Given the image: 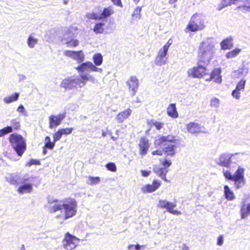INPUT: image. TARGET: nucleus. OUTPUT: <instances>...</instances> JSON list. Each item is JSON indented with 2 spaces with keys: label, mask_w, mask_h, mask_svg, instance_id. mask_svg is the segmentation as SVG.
<instances>
[{
  "label": "nucleus",
  "mask_w": 250,
  "mask_h": 250,
  "mask_svg": "<svg viewBox=\"0 0 250 250\" xmlns=\"http://www.w3.org/2000/svg\"><path fill=\"white\" fill-rule=\"evenodd\" d=\"M79 74V76L71 77L62 80L61 83V86L65 89L71 90L78 87H84L87 82L89 81L93 83H95L97 80L94 77L88 73L91 72H97L102 73L103 69L96 67L91 62H83L77 67H75Z\"/></svg>",
  "instance_id": "obj_1"
},
{
  "label": "nucleus",
  "mask_w": 250,
  "mask_h": 250,
  "mask_svg": "<svg viewBox=\"0 0 250 250\" xmlns=\"http://www.w3.org/2000/svg\"><path fill=\"white\" fill-rule=\"evenodd\" d=\"M77 203L73 199L66 200H49L45 206L50 213L59 212L56 215L57 219L65 221L75 216L77 212Z\"/></svg>",
  "instance_id": "obj_2"
},
{
  "label": "nucleus",
  "mask_w": 250,
  "mask_h": 250,
  "mask_svg": "<svg viewBox=\"0 0 250 250\" xmlns=\"http://www.w3.org/2000/svg\"><path fill=\"white\" fill-rule=\"evenodd\" d=\"M216 44L213 38L204 39L200 43L198 48V56L203 62H209L214 57Z\"/></svg>",
  "instance_id": "obj_3"
},
{
  "label": "nucleus",
  "mask_w": 250,
  "mask_h": 250,
  "mask_svg": "<svg viewBox=\"0 0 250 250\" xmlns=\"http://www.w3.org/2000/svg\"><path fill=\"white\" fill-rule=\"evenodd\" d=\"M36 177L29 173L24 174L21 179V186L17 189L20 194L31 193L33 191V185Z\"/></svg>",
  "instance_id": "obj_4"
},
{
  "label": "nucleus",
  "mask_w": 250,
  "mask_h": 250,
  "mask_svg": "<svg viewBox=\"0 0 250 250\" xmlns=\"http://www.w3.org/2000/svg\"><path fill=\"white\" fill-rule=\"evenodd\" d=\"M9 142L18 156H21L26 147L25 141L22 136L17 133H13L9 137Z\"/></svg>",
  "instance_id": "obj_5"
},
{
  "label": "nucleus",
  "mask_w": 250,
  "mask_h": 250,
  "mask_svg": "<svg viewBox=\"0 0 250 250\" xmlns=\"http://www.w3.org/2000/svg\"><path fill=\"white\" fill-rule=\"evenodd\" d=\"M205 27L204 17L200 14H195L191 17L187 28L191 32H196L202 30Z\"/></svg>",
  "instance_id": "obj_6"
},
{
  "label": "nucleus",
  "mask_w": 250,
  "mask_h": 250,
  "mask_svg": "<svg viewBox=\"0 0 250 250\" xmlns=\"http://www.w3.org/2000/svg\"><path fill=\"white\" fill-rule=\"evenodd\" d=\"M80 239L69 232L64 234L62 246L65 250H74L79 245Z\"/></svg>",
  "instance_id": "obj_7"
},
{
  "label": "nucleus",
  "mask_w": 250,
  "mask_h": 250,
  "mask_svg": "<svg viewBox=\"0 0 250 250\" xmlns=\"http://www.w3.org/2000/svg\"><path fill=\"white\" fill-rule=\"evenodd\" d=\"M243 155V153H236L234 154L223 153L216 159V162L220 166L227 167L230 164L231 160L234 158H240Z\"/></svg>",
  "instance_id": "obj_8"
},
{
  "label": "nucleus",
  "mask_w": 250,
  "mask_h": 250,
  "mask_svg": "<svg viewBox=\"0 0 250 250\" xmlns=\"http://www.w3.org/2000/svg\"><path fill=\"white\" fill-rule=\"evenodd\" d=\"M245 169L244 167L239 166L233 174L234 186L237 189L242 187L245 184Z\"/></svg>",
  "instance_id": "obj_9"
},
{
  "label": "nucleus",
  "mask_w": 250,
  "mask_h": 250,
  "mask_svg": "<svg viewBox=\"0 0 250 250\" xmlns=\"http://www.w3.org/2000/svg\"><path fill=\"white\" fill-rule=\"evenodd\" d=\"M176 206L175 203H172L166 200H159L157 207L162 209H166L167 211L174 215H179L181 214L180 211L174 209Z\"/></svg>",
  "instance_id": "obj_10"
},
{
  "label": "nucleus",
  "mask_w": 250,
  "mask_h": 250,
  "mask_svg": "<svg viewBox=\"0 0 250 250\" xmlns=\"http://www.w3.org/2000/svg\"><path fill=\"white\" fill-rule=\"evenodd\" d=\"M188 75L189 77L193 78H201L207 74V69L202 65L194 66L188 69L187 72Z\"/></svg>",
  "instance_id": "obj_11"
},
{
  "label": "nucleus",
  "mask_w": 250,
  "mask_h": 250,
  "mask_svg": "<svg viewBox=\"0 0 250 250\" xmlns=\"http://www.w3.org/2000/svg\"><path fill=\"white\" fill-rule=\"evenodd\" d=\"M127 86L131 95L133 96L139 87V80L135 76H131L126 82Z\"/></svg>",
  "instance_id": "obj_12"
},
{
  "label": "nucleus",
  "mask_w": 250,
  "mask_h": 250,
  "mask_svg": "<svg viewBox=\"0 0 250 250\" xmlns=\"http://www.w3.org/2000/svg\"><path fill=\"white\" fill-rule=\"evenodd\" d=\"M166 144H180L178 139L172 135H167L166 136H161L159 138L155 140L154 144L155 146H160L163 144L165 145Z\"/></svg>",
  "instance_id": "obj_13"
},
{
  "label": "nucleus",
  "mask_w": 250,
  "mask_h": 250,
  "mask_svg": "<svg viewBox=\"0 0 250 250\" xmlns=\"http://www.w3.org/2000/svg\"><path fill=\"white\" fill-rule=\"evenodd\" d=\"M167 51L163 47L159 49L155 59V63L156 65L162 66L167 63Z\"/></svg>",
  "instance_id": "obj_14"
},
{
  "label": "nucleus",
  "mask_w": 250,
  "mask_h": 250,
  "mask_svg": "<svg viewBox=\"0 0 250 250\" xmlns=\"http://www.w3.org/2000/svg\"><path fill=\"white\" fill-rule=\"evenodd\" d=\"M64 55L70 57L77 61L79 63L83 62L84 60V55L82 51H74L65 50L63 52Z\"/></svg>",
  "instance_id": "obj_15"
},
{
  "label": "nucleus",
  "mask_w": 250,
  "mask_h": 250,
  "mask_svg": "<svg viewBox=\"0 0 250 250\" xmlns=\"http://www.w3.org/2000/svg\"><path fill=\"white\" fill-rule=\"evenodd\" d=\"M113 13V10L110 7H109L104 8L103 12L100 14L90 13L87 15V17L91 19L101 20L103 19L106 18Z\"/></svg>",
  "instance_id": "obj_16"
},
{
  "label": "nucleus",
  "mask_w": 250,
  "mask_h": 250,
  "mask_svg": "<svg viewBox=\"0 0 250 250\" xmlns=\"http://www.w3.org/2000/svg\"><path fill=\"white\" fill-rule=\"evenodd\" d=\"M64 113L59 114L57 115H51L49 117V128L52 129L59 125L62 121L64 119Z\"/></svg>",
  "instance_id": "obj_17"
},
{
  "label": "nucleus",
  "mask_w": 250,
  "mask_h": 250,
  "mask_svg": "<svg viewBox=\"0 0 250 250\" xmlns=\"http://www.w3.org/2000/svg\"><path fill=\"white\" fill-rule=\"evenodd\" d=\"M161 186V183L154 180L152 184H146L141 188V191L144 193H151L156 190Z\"/></svg>",
  "instance_id": "obj_18"
},
{
  "label": "nucleus",
  "mask_w": 250,
  "mask_h": 250,
  "mask_svg": "<svg viewBox=\"0 0 250 250\" xmlns=\"http://www.w3.org/2000/svg\"><path fill=\"white\" fill-rule=\"evenodd\" d=\"M149 147L148 140L145 137H142L139 143V148L140 154L141 155H145L147 153Z\"/></svg>",
  "instance_id": "obj_19"
},
{
  "label": "nucleus",
  "mask_w": 250,
  "mask_h": 250,
  "mask_svg": "<svg viewBox=\"0 0 250 250\" xmlns=\"http://www.w3.org/2000/svg\"><path fill=\"white\" fill-rule=\"evenodd\" d=\"M249 72V69L246 65H243L237 70L233 72V75L235 78L244 79L247 76Z\"/></svg>",
  "instance_id": "obj_20"
},
{
  "label": "nucleus",
  "mask_w": 250,
  "mask_h": 250,
  "mask_svg": "<svg viewBox=\"0 0 250 250\" xmlns=\"http://www.w3.org/2000/svg\"><path fill=\"white\" fill-rule=\"evenodd\" d=\"M132 110L127 108L119 112L116 116L115 120L118 123H122L126 120L131 114Z\"/></svg>",
  "instance_id": "obj_21"
},
{
  "label": "nucleus",
  "mask_w": 250,
  "mask_h": 250,
  "mask_svg": "<svg viewBox=\"0 0 250 250\" xmlns=\"http://www.w3.org/2000/svg\"><path fill=\"white\" fill-rule=\"evenodd\" d=\"M180 144H168L164 145L163 151L168 156H173L175 154V150Z\"/></svg>",
  "instance_id": "obj_22"
},
{
  "label": "nucleus",
  "mask_w": 250,
  "mask_h": 250,
  "mask_svg": "<svg viewBox=\"0 0 250 250\" xmlns=\"http://www.w3.org/2000/svg\"><path fill=\"white\" fill-rule=\"evenodd\" d=\"M221 72L220 68H214L210 73V79L216 83H221L222 82Z\"/></svg>",
  "instance_id": "obj_23"
},
{
  "label": "nucleus",
  "mask_w": 250,
  "mask_h": 250,
  "mask_svg": "<svg viewBox=\"0 0 250 250\" xmlns=\"http://www.w3.org/2000/svg\"><path fill=\"white\" fill-rule=\"evenodd\" d=\"M187 129L190 133H196L203 131V128L199 124L190 122L187 125Z\"/></svg>",
  "instance_id": "obj_24"
},
{
  "label": "nucleus",
  "mask_w": 250,
  "mask_h": 250,
  "mask_svg": "<svg viewBox=\"0 0 250 250\" xmlns=\"http://www.w3.org/2000/svg\"><path fill=\"white\" fill-rule=\"evenodd\" d=\"M167 113L168 116L173 119L177 118L179 116L175 104H171L168 105L167 109Z\"/></svg>",
  "instance_id": "obj_25"
},
{
  "label": "nucleus",
  "mask_w": 250,
  "mask_h": 250,
  "mask_svg": "<svg viewBox=\"0 0 250 250\" xmlns=\"http://www.w3.org/2000/svg\"><path fill=\"white\" fill-rule=\"evenodd\" d=\"M232 38L231 37L227 38L220 43L221 49L223 50L230 49L233 46Z\"/></svg>",
  "instance_id": "obj_26"
},
{
  "label": "nucleus",
  "mask_w": 250,
  "mask_h": 250,
  "mask_svg": "<svg viewBox=\"0 0 250 250\" xmlns=\"http://www.w3.org/2000/svg\"><path fill=\"white\" fill-rule=\"evenodd\" d=\"M20 94L17 92L14 93L13 94L5 96L3 99V102L5 104H10L12 103L16 102L18 100Z\"/></svg>",
  "instance_id": "obj_27"
},
{
  "label": "nucleus",
  "mask_w": 250,
  "mask_h": 250,
  "mask_svg": "<svg viewBox=\"0 0 250 250\" xmlns=\"http://www.w3.org/2000/svg\"><path fill=\"white\" fill-rule=\"evenodd\" d=\"M224 195L225 198L229 201H232L235 198L233 192L229 188L228 186H225Z\"/></svg>",
  "instance_id": "obj_28"
},
{
  "label": "nucleus",
  "mask_w": 250,
  "mask_h": 250,
  "mask_svg": "<svg viewBox=\"0 0 250 250\" xmlns=\"http://www.w3.org/2000/svg\"><path fill=\"white\" fill-rule=\"evenodd\" d=\"M243 4L238 7V9L243 13L250 12V0H240Z\"/></svg>",
  "instance_id": "obj_29"
},
{
  "label": "nucleus",
  "mask_w": 250,
  "mask_h": 250,
  "mask_svg": "<svg viewBox=\"0 0 250 250\" xmlns=\"http://www.w3.org/2000/svg\"><path fill=\"white\" fill-rule=\"evenodd\" d=\"M154 171L156 174H157L159 177H160L165 181H167V180L166 178V175L168 171L166 168H160L158 167H155L154 168Z\"/></svg>",
  "instance_id": "obj_30"
},
{
  "label": "nucleus",
  "mask_w": 250,
  "mask_h": 250,
  "mask_svg": "<svg viewBox=\"0 0 250 250\" xmlns=\"http://www.w3.org/2000/svg\"><path fill=\"white\" fill-rule=\"evenodd\" d=\"M6 181L10 184L16 185L18 184V176L15 174H10L6 177Z\"/></svg>",
  "instance_id": "obj_31"
},
{
  "label": "nucleus",
  "mask_w": 250,
  "mask_h": 250,
  "mask_svg": "<svg viewBox=\"0 0 250 250\" xmlns=\"http://www.w3.org/2000/svg\"><path fill=\"white\" fill-rule=\"evenodd\" d=\"M93 61L94 64L91 62L96 67V66H100L103 62V56L100 53H97L94 55L93 57Z\"/></svg>",
  "instance_id": "obj_32"
},
{
  "label": "nucleus",
  "mask_w": 250,
  "mask_h": 250,
  "mask_svg": "<svg viewBox=\"0 0 250 250\" xmlns=\"http://www.w3.org/2000/svg\"><path fill=\"white\" fill-rule=\"evenodd\" d=\"M250 213V203L247 206L243 205L241 209V218L244 219L246 218L249 214Z\"/></svg>",
  "instance_id": "obj_33"
},
{
  "label": "nucleus",
  "mask_w": 250,
  "mask_h": 250,
  "mask_svg": "<svg viewBox=\"0 0 250 250\" xmlns=\"http://www.w3.org/2000/svg\"><path fill=\"white\" fill-rule=\"evenodd\" d=\"M101 181L99 177L88 176L86 181V184L89 185H95L98 184Z\"/></svg>",
  "instance_id": "obj_34"
},
{
  "label": "nucleus",
  "mask_w": 250,
  "mask_h": 250,
  "mask_svg": "<svg viewBox=\"0 0 250 250\" xmlns=\"http://www.w3.org/2000/svg\"><path fill=\"white\" fill-rule=\"evenodd\" d=\"M241 51V49L236 48L228 52L226 55V57L227 59H232L235 57H236Z\"/></svg>",
  "instance_id": "obj_35"
},
{
  "label": "nucleus",
  "mask_w": 250,
  "mask_h": 250,
  "mask_svg": "<svg viewBox=\"0 0 250 250\" xmlns=\"http://www.w3.org/2000/svg\"><path fill=\"white\" fill-rule=\"evenodd\" d=\"M38 40L32 36H29L27 40V43L29 47L32 48L37 44Z\"/></svg>",
  "instance_id": "obj_36"
},
{
  "label": "nucleus",
  "mask_w": 250,
  "mask_h": 250,
  "mask_svg": "<svg viewBox=\"0 0 250 250\" xmlns=\"http://www.w3.org/2000/svg\"><path fill=\"white\" fill-rule=\"evenodd\" d=\"M149 125L151 126H155L157 130H160L163 127L164 123L156 120H151L149 122Z\"/></svg>",
  "instance_id": "obj_37"
},
{
  "label": "nucleus",
  "mask_w": 250,
  "mask_h": 250,
  "mask_svg": "<svg viewBox=\"0 0 250 250\" xmlns=\"http://www.w3.org/2000/svg\"><path fill=\"white\" fill-rule=\"evenodd\" d=\"M220 100L216 97H212L210 100V106L214 108H218L220 106Z\"/></svg>",
  "instance_id": "obj_38"
},
{
  "label": "nucleus",
  "mask_w": 250,
  "mask_h": 250,
  "mask_svg": "<svg viewBox=\"0 0 250 250\" xmlns=\"http://www.w3.org/2000/svg\"><path fill=\"white\" fill-rule=\"evenodd\" d=\"M55 142L54 141L52 142L49 137H46L44 140V147H46L50 149H53L55 146Z\"/></svg>",
  "instance_id": "obj_39"
},
{
  "label": "nucleus",
  "mask_w": 250,
  "mask_h": 250,
  "mask_svg": "<svg viewBox=\"0 0 250 250\" xmlns=\"http://www.w3.org/2000/svg\"><path fill=\"white\" fill-rule=\"evenodd\" d=\"M246 81L244 79H241L237 83L235 89L239 91H243L246 85Z\"/></svg>",
  "instance_id": "obj_40"
},
{
  "label": "nucleus",
  "mask_w": 250,
  "mask_h": 250,
  "mask_svg": "<svg viewBox=\"0 0 250 250\" xmlns=\"http://www.w3.org/2000/svg\"><path fill=\"white\" fill-rule=\"evenodd\" d=\"M104 25V23L100 22L96 24L93 29V30L95 33H102L104 31L103 26Z\"/></svg>",
  "instance_id": "obj_41"
},
{
  "label": "nucleus",
  "mask_w": 250,
  "mask_h": 250,
  "mask_svg": "<svg viewBox=\"0 0 250 250\" xmlns=\"http://www.w3.org/2000/svg\"><path fill=\"white\" fill-rule=\"evenodd\" d=\"M13 129L12 126H7L0 130V137L3 136L4 135L12 132Z\"/></svg>",
  "instance_id": "obj_42"
},
{
  "label": "nucleus",
  "mask_w": 250,
  "mask_h": 250,
  "mask_svg": "<svg viewBox=\"0 0 250 250\" xmlns=\"http://www.w3.org/2000/svg\"><path fill=\"white\" fill-rule=\"evenodd\" d=\"M141 8L137 7L133 12L132 16L135 19H140L141 18Z\"/></svg>",
  "instance_id": "obj_43"
},
{
  "label": "nucleus",
  "mask_w": 250,
  "mask_h": 250,
  "mask_svg": "<svg viewBox=\"0 0 250 250\" xmlns=\"http://www.w3.org/2000/svg\"><path fill=\"white\" fill-rule=\"evenodd\" d=\"M223 174L226 179L234 181L233 174L232 175L229 171L223 170Z\"/></svg>",
  "instance_id": "obj_44"
},
{
  "label": "nucleus",
  "mask_w": 250,
  "mask_h": 250,
  "mask_svg": "<svg viewBox=\"0 0 250 250\" xmlns=\"http://www.w3.org/2000/svg\"><path fill=\"white\" fill-rule=\"evenodd\" d=\"M63 135L61 130L59 129L53 135V140L54 142L58 141L60 140L62 136Z\"/></svg>",
  "instance_id": "obj_45"
},
{
  "label": "nucleus",
  "mask_w": 250,
  "mask_h": 250,
  "mask_svg": "<svg viewBox=\"0 0 250 250\" xmlns=\"http://www.w3.org/2000/svg\"><path fill=\"white\" fill-rule=\"evenodd\" d=\"M10 123L12 125V128L17 129L20 127V122L18 119H14L11 120Z\"/></svg>",
  "instance_id": "obj_46"
},
{
  "label": "nucleus",
  "mask_w": 250,
  "mask_h": 250,
  "mask_svg": "<svg viewBox=\"0 0 250 250\" xmlns=\"http://www.w3.org/2000/svg\"><path fill=\"white\" fill-rule=\"evenodd\" d=\"M106 167L108 170L115 172L116 169V166L113 163H108L106 165Z\"/></svg>",
  "instance_id": "obj_47"
},
{
  "label": "nucleus",
  "mask_w": 250,
  "mask_h": 250,
  "mask_svg": "<svg viewBox=\"0 0 250 250\" xmlns=\"http://www.w3.org/2000/svg\"><path fill=\"white\" fill-rule=\"evenodd\" d=\"M230 5H231L230 0H222L221 3H220V10L223 8H225L226 7L230 6Z\"/></svg>",
  "instance_id": "obj_48"
},
{
  "label": "nucleus",
  "mask_w": 250,
  "mask_h": 250,
  "mask_svg": "<svg viewBox=\"0 0 250 250\" xmlns=\"http://www.w3.org/2000/svg\"><path fill=\"white\" fill-rule=\"evenodd\" d=\"M241 91L234 89L231 93L232 96L236 100H239L241 97Z\"/></svg>",
  "instance_id": "obj_49"
},
{
  "label": "nucleus",
  "mask_w": 250,
  "mask_h": 250,
  "mask_svg": "<svg viewBox=\"0 0 250 250\" xmlns=\"http://www.w3.org/2000/svg\"><path fill=\"white\" fill-rule=\"evenodd\" d=\"M17 111L24 116H27V112L23 105L21 104L17 109Z\"/></svg>",
  "instance_id": "obj_50"
},
{
  "label": "nucleus",
  "mask_w": 250,
  "mask_h": 250,
  "mask_svg": "<svg viewBox=\"0 0 250 250\" xmlns=\"http://www.w3.org/2000/svg\"><path fill=\"white\" fill-rule=\"evenodd\" d=\"M40 165L39 161L35 159H31L26 164V166L30 167L32 165Z\"/></svg>",
  "instance_id": "obj_51"
},
{
  "label": "nucleus",
  "mask_w": 250,
  "mask_h": 250,
  "mask_svg": "<svg viewBox=\"0 0 250 250\" xmlns=\"http://www.w3.org/2000/svg\"><path fill=\"white\" fill-rule=\"evenodd\" d=\"M63 135H69L71 134L73 130V128H65L60 129Z\"/></svg>",
  "instance_id": "obj_52"
},
{
  "label": "nucleus",
  "mask_w": 250,
  "mask_h": 250,
  "mask_svg": "<svg viewBox=\"0 0 250 250\" xmlns=\"http://www.w3.org/2000/svg\"><path fill=\"white\" fill-rule=\"evenodd\" d=\"M66 43H67V46L68 47H71V46L75 47V46H77L78 45L79 42L78 40H72L70 42H66Z\"/></svg>",
  "instance_id": "obj_53"
},
{
  "label": "nucleus",
  "mask_w": 250,
  "mask_h": 250,
  "mask_svg": "<svg viewBox=\"0 0 250 250\" xmlns=\"http://www.w3.org/2000/svg\"><path fill=\"white\" fill-rule=\"evenodd\" d=\"M172 42H173V41L172 40L170 39L168 42H167V43L163 46V48H164V49L168 50V49H169V46L172 44Z\"/></svg>",
  "instance_id": "obj_54"
},
{
  "label": "nucleus",
  "mask_w": 250,
  "mask_h": 250,
  "mask_svg": "<svg viewBox=\"0 0 250 250\" xmlns=\"http://www.w3.org/2000/svg\"><path fill=\"white\" fill-rule=\"evenodd\" d=\"M224 242V238L223 235H220L217 238V245L218 246H222Z\"/></svg>",
  "instance_id": "obj_55"
},
{
  "label": "nucleus",
  "mask_w": 250,
  "mask_h": 250,
  "mask_svg": "<svg viewBox=\"0 0 250 250\" xmlns=\"http://www.w3.org/2000/svg\"><path fill=\"white\" fill-rule=\"evenodd\" d=\"M163 150H154L152 152V154L153 155H159V156H162L163 155Z\"/></svg>",
  "instance_id": "obj_56"
},
{
  "label": "nucleus",
  "mask_w": 250,
  "mask_h": 250,
  "mask_svg": "<svg viewBox=\"0 0 250 250\" xmlns=\"http://www.w3.org/2000/svg\"><path fill=\"white\" fill-rule=\"evenodd\" d=\"M162 164L165 167V168L167 169V167H169L171 165V162L170 161L165 160Z\"/></svg>",
  "instance_id": "obj_57"
},
{
  "label": "nucleus",
  "mask_w": 250,
  "mask_h": 250,
  "mask_svg": "<svg viewBox=\"0 0 250 250\" xmlns=\"http://www.w3.org/2000/svg\"><path fill=\"white\" fill-rule=\"evenodd\" d=\"M151 173L150 171L142 170L141 173L143 176L147 177L150 175Z\"/></svg>",
  "instance_id": "obj_58"
},
{
  "label": "nucleus",
  "mask_w": 250,
  "mask_h": 250,
  "mask_svg": "<svg viewBox=\"0 0 250 250\" xmlns=\"http://www.w3.org/2000/svg\"><path fill=\"white\" fill-rule=\"evenodd\" d=\"M112 1L115 5L122 7L121 0H112Z\"/></svg>",
  "instance_id": "obj_59"
},
{
  "label": "nucleus",
  "mask_w": 250,
  "mask_h": 250,
  "mask_svg": "<svg viewBox=\"0 0 250 250\" xmlns=\"http://www.w3.org/2000/svg\"><path fill=\"white\" fill-rule=\"evenodd\" d=\"M239 0H230L231 5L232 4H235L236 3V1H238Z\"/></svg>",
  "instance_id": "obj_60"
},
{
  "label": "nucleus",
  "mask_w": 250,
  "mask_h": 250,
  "mask_svg": "<svg viewBox=\"0 0 250 250\" xmlns=\"http://www.w3.org/2000/svg\"><path fill=\"white\" fill-rule=\"evenodd\" d=\"M177 0H169V2L171 4L175 3Z\"/></svg>",
  "instance_id": "obj_61"
},
{
  "label": "nucleus",
  "mask_w": 250,
  "mask_h": 250,
  "mask_svg": "<svg viewBox=\"0 0 250 250\" xmlns=\"http://www.w3.org/2000/svg\"><path fill=\"white\" fill-rule=\"evenodd\" d=\"M107 134V132L104 131H102V136L104 137Z\"/></svg>",
  "instance_id": "obj_62"
},
{
  "label": "nucleus",
  "mask_w": 250,
  "mask_h": 250,
  "mask_svg": "<svg viewBox=\"0 0 250 250\" xmlns=\"http://www.w3.org/2000/svg\"><path fill=\"white\" fill-rule=\"evenodd\" d=\"M211 80H212V79H210V76L209 77V78H208V79H206V81H211Z\"/></svg>",
  "instance_id": "obj_63"
},
{
  "label": "nucleus",
  "mask_w": 250,
  "mask_h": 250,
  "mask_svg": "<svg viewBox=\"0 0 250 250\" xmlns=\"http://www.w3.org/2000/svg\"><path fill=\"white\" fill-rule=\"evenodd\" d=\"M136 3H138L140 0H133Z\"/></svg>",
  "instance_id": "obj_64"
}]
</instances>
